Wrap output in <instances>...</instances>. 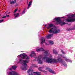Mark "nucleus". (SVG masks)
I'll list each match as a JSON object with an SVG mask.
<instances>
[{
  "instance_id": "obj_1",
  "label": "nucleus",
  "mask_w": 75,
  "mask_h": 75,
  "mask_svg": "<svg viewBox=\"0 0 75 75\" xmlns=\"http://www.w3.org/2000/svg\"><path fill=\"white\" fill-rule=\"evenodd\" d=\"M23 60L22 59H20L19 63H23V65H25V67H24L23 69V70H26L27 69L26 68V67H27V63H28L29 62V60Z\"/></svg>"
},
{
  "instance_id": "obj_2",
  "label": "nucleus",
  "mask_w": 75,
  "mask_h": 75,
  "mask_svg": "<svg viewBox=\"0 0 75 75\" xmlns=\"http://www.w3.org/2000/svg\"><path fill=\"white\" fill-rule=\"evenodd\" d=\"M55 20L56 22H58V23H56V24H60L61 26H62L63 25L66 24V23L64 22H62L61 20V18L59 17H58L57 18H54V19Z\"/></svg>"
},
{
  "instance_id": "obj_3",
  "label": "nucleus",
  "mask_w": 75,
  "mask_h": 75,
  "mask_svg": "<svg viewBox=\"0 0 75 75\" xmlns=\"http://www.w3.org/2000/svg\"><path fill=\"white\" fill-rule=\"evenodd\" d=\"M49 32L50 33H52L54 34H58V33H59L61 32V31L59 29L57 30V29L55 28H52L49 30Z\"/></svg>"
},
{
  "instance_id": "obj_4",
  "label": "nucleus",
  "mask_w": 75,
  "mask_h": 75,
  "mask_svg": "<svg viewBox=\"0 0 75 75\" xmlns=\"http://www.w3.org/2000/svg\"><path fill=\"white\" fill-rule=\"evenodd\" d=\"M43 61H45V62L48 64H51L52 62V59L49 58L47 56L44 57L42 58Z\"/></svg>"
},
{
  "instance_id": "obj_5",
  "label": "nucleus",
  "mask_w": 75,
  "mask_h": 75,
  "mask_svg": "<svg viewBox=\"0 0 75 75\" xmlns=\"http://www.w3.org/2000/svg\"><path fill=\"white\" fill-rule=\"evenodd\" d=\"M19 57H21V56H22V58L23 59H26V60H30V57L27 56L26 54L25 53H23V54H20L18 55Z\"/></svg>"
},
{
  "instance_id": "obj_6",
  "label": "nucleus",
  "mask_w": 75,
  "mask_h": 75,
  "mask_svg": "<svg viewBox=\"0 0 75 75\" xmlns=\"http://www.w3.org/2000/svg\"><path fill=\"white\" fill-rule=\"evenodd\" d=\"M57 60L58 62H61V64L64 65V67H67V64H65L64 62H65L64 61V60L61 58V57L59 56L57 57Z\"/></svg>"
},
{
  "instance_id": "obj_7",
  "label": "nucleus",
  "mask_w": 75,
  "mask_h": 75,
  "mask_svg": "<svg viewBox=\"0 0 75 75\" xmlns=\"http://www.w3.org/2000/svg\"><path fill=\"white\" fill-rule=\"evenodd\" d=\"M45 51V52H44V54H45V56H47H47H48L49 54H50V53H48V51L46 50V51H45L44 50V49H43V48H41L40 49H37V50H36V51L37 52H38V51Z\"/></svg>"
},
{
  "instance_id": "obj_8",
  "label": "nucleus",
  "mask_w": 75,
  "mask_h": 75,
  "mask_svg": "<svg viewBox=\"0 0 75 75\" xmlns=\"http://www.w3.org/2000/svg\"><path fill=\"white\" fill-rule=\"evenodd\" d=\"M41 56H39L37 60L39 64H42V61L41 60Z\"/></svg>"
},
{
  "instance_id": "obj_9",
  "label": "nucleus",
  "mask_w": 75,
  "mask_h": 75,
  "mask_svg": "<svg viewBox=\"0 0 75 75\" xmlns=\"http://www.w3.org/2000/svg\"><path fill=\"white\" fill-rule=\"evenodd\" d=\"M59 56H61L62 58L64 59L65 61H67V62H68V61H69V59L67 58L66 57L64 56H62L61 54H59Z\"/></svg>"
},
{
  "instance_id": "obj_10",
  "label": "nucleus",
  "mask_w": 75,
  "mask_h": 75,
  "mask_svg": "<svg viewBox=\"0 0 75 75\" xmlns=\"http://www.w3.org/2000/svg\"><path fill=\"white\" fill-rule=\"evenodd\" d=\"M67 21L68 22V23L74 22V21H75V18H71L70 19H67Z\"/></svg>"
},
{
  "instance_id": "obj_11",
  "label": "nucleus",
  "mask_w": 75,
  "mask_h": 75,
  "mask_svg": "<svg viewBox=\"0 0 75 75\" xmlns=\"http://www.w3.org/2000/svg\"><path fill=\"white\" fill-rule=\"evenodd\" d=\"M9 74L10 75H18L17 72L14 71H12V72H9Z\"/></svg>"
},
{
  "instance_id": "obj_12",
  "label": "nucleus",
  "mask_w": 75,
  "mask_h": 75,
  "mask_svg": "<svg viewBox=\"0 0 75 75\" xmlns=\"http://www.w3.org/2000/svg\"><path fill=\"white\" fill-rule=\"evenodd\" d=\"M52 34H49L48 35H47L45 36V38H47V39H50V38H51V37H52Z\"/></svg>"
},
{
  "instance_id": "obj_13",
  "label": "nucleus",
  "mask_w": 75,
  "mask_h": 75,
  "mask_svg": "<svg viewBox=\"0 0 75 75\" xmlns=\"http://www.w3.org/2000/svg\"><path fill=\"white\" fill-rule=\"evenodd\" d=\"M45 42V39L44 37H42L41 39V44H43Z\"/></svg>"
},
{
  "instance_id": "obj_14",
  "label": "nucleus",
  "mask_w": 75,
  "mask_h": 75,
  "mask_svg": "<svg viewBox=\"0 0 75 75\" xmlns=\"http://www.w3.org/2000/svg\"><path fill=\"white\" fill-rule=\"evenodd\" d=\"M54 25L52 24H49V27L47 28V29H49L50 28H51V27H53Z\"/></svg>"
},
{
  "instance_id": "obj_15",
  "label": "nucleus",
  "mask_w": 75,
  "mask_h": 75,
  "mask_svg": "<svg viewBox=\"0 0 75 75\" xmlns=\"http://www.w3.org/2000/svg\"><path fill=\"white\" fill-rule=\"evenodd\" d=\"M52 63H57L58 62V61L57 59H52Z\"/></svg>"
},
{
  "instance_id": "obj_16",
  "label": "nucleus",
  "mask_w": 75,
  "mask_h": 75,
  "mask_svg": "<svg viewBox=\"0 0 75 75\" xmlns=\"http://www.w3.org/2000/svg\"><path fill=\"white\" fill-rule=\"evenodd\" d=\"M13 16H15V18H16V17H18V16H19V13H15L13 15Z\"/></svg>"
},
{
  "instance_id": "obj_17",
  "label": "nucleus",
  "mask_w": 75,
  "mask_h": 75,
  "mask_svg": "<svg viewBox=\"0 0 75 75\" xmlns=\"http://www.w3.org/2000/svg\"><path fill=\"white\" fill-rule=\"evenodd\" d=\"M32 3V2L30 1L29 3V4L28 5V9L30 7V6H31V4Z\"/></svg>"
},
{
  "instance_id": "obj_18",
  "label": "nucleus",
  "mask_w": 75,
  "mask_h": 75,
  "mask_svg": "<svg viewBox=\"0 0 75 75\" xmlns=\"http://www.w3.org/2000/svg\"><path fill=\"white\" fill-rule=\"evenodd\" d=\"M33 73H34V74H37V75H41V73H40V72H39L38 71L34 72H33Z\"/></svg>"
},
{
  "instance_id": "obj_19",
  "label": "nucleus",
  "mask_w": 75,
  "mask_h": 75,
  "mask_svg": "<svg viewBox=\"0 0 75 75\" xmlns=\"http://www.w3.org/2000/svg\"><path fill=\"white\" fill-rule=\"evenodd\" d=\"M12 68L13 69H16V68H17V67L16 66H12Z\"/></svg>"
},
{
  "instance_id": "obj_20",
  "label": "nucleus",
  "mask_w": 75,
  "mask_h": 75,
  "mask_svg": "<svg viewBox=\"0 0 75 75\" xmlns=\"http://www.w3.org/2000/svg\"><path fill=\"white\" fill-rule=\"evenodd\" d=\"M75 30V28H70L68 29L67 30L68 31H70L71 30Z\"/></svg>"
},
{
  "instance_id": "obj_21",
  "label": "nucleus",
  "mask_w": 75,
  "mask_h": 75,
  "mask_svg": "<svg viewBox=\"0 0 75 75\" xmlns=\"http://www.w3.org/2000/svg\"><path fill=\"white\" fill-rule=\"evenodd\" d=\"M53 53L55 54H58V52L57 51L55 50H53Z\"/></svg>"
},
{
  "instance_id": "obj_22",
  "label": "nucleus",
  "mask_w": 75,
  "mask_h": 75,
  "mask_svg": "<svg viewBox=\"0 0 75 75\" xmlns=\"http://www.w3.org/2000/svg\"><path fill=\"white\" fill-rule=\"evenodd\" d=\"M33 71H34V70L33 69L30 70V69H29L27 71V72L28 73H29V72H33Z\"/></svg>"
},
{
  "instance_id": "obj_23",
  "label": "nucleus",
  "mask_w": 75,
  "mask_h": 75,
  "mask_svg": "<svg viewBox=\"0 0 75 75\" xmlns=\"http://www.w3.org/2000/svg\"><path fill=\"white\" fill-rule=\"evenodd\" d=\"M10 3L11 4H13L14 3V1H10Z\"/></svg>"
},
{
  "instance_id": "obj_24",
  "label": "nucleus",
  "mask_w": 75,
  "mask_h": 75,
  "mask_svg": "<svg viewBox=\"0 0 75 75\" xmlns=\"http://www.w3.org/2000/svg\"><path fill=\"white\" fill-rule=\"evenodd\" d=\"M49 44H51V45H52L54 44V42H53V41H50L49 42Z\"/></svg>"
},
{
  "instance_id": "obj_25",
  "label": "nucleus",
  "mask_w": 75,
  "mask_h": 75,
  "mask_svg": "<svg viewBox=\"0 0 75 75\" xmlns=\"http://www.w3.org/2000/svg\"><path fill=\"white\" fill-rule=\"evenodd\" d=\"M17 10H18V8H17L15 10V11H14V13H16V11H17Z\"/></svg>"
},
{
  "instance_id": "obj_26",
  "label": "nucleus",
  "mask_w": 75,
  "mask_h": 75,
  "mask_svg": "<svg viewBox=\"0 0 75 75\" xmlns=\"http://www.w3.org/2000/svg\"><path fill=\"white\" fill-rule=\"evenodd\" d=\"M1 16V15H0V17ZM4 21V20L2 19L1 20L0 19V23H2V22H3Z\"/></svg>"
},
{
  "instance_id": "obj_27",
  "label": "nucleus",
  "mask_w": 75,
  "mask_h": 75,
  "mask_svg": "<svg viewBox=\"0 0 75 75\" xmlns=\"http://www.w3.org/2000/svg\"><path fill=\"white\" fill-rule=\"evenodd\" d=\"M61 51L62 54H65V52H64V51L63 50H61Z\"/></svg>"
},
{
  "instance_id": "obj_28",
  "label": "nucleus",
  "mask_w": 75,
  "mask_h": 75,
  "mask_svg": "<svg viewBox=\"0 0 75 75\" xmlns=\"http://www.w3.org/2000/svg\"><path fill=\"white\" fill-rule=\"evenodd\" d=\"M71 17H75V14H72L71 15Z\"/></svg>"
},
{
  "instance_id": "obj_29",
  "label": "nucleus",
  "mask_w": 75,
  "mask_h": 75,
  "mask_svg": "<svg viewBox=\"0 0 75 75\" xmlns=\"http://www.w3.org/2000/svg\"><path fill=\"white\" fill-rule=\"evenodd\" d=\"M32 67H35V64H32Z\"/></svg>"
},
{
  "instance_id": "obj_30",
  "label": "nucleus",
  "mask_w": 75,
  "mask_h": 75,
  "mask_svg": "<svg viewBox=\"0 0 75 75\" xmlns=\"http://www.w3.org/2000/svg\"><path fill=\"white\" fill-rule=\"evenodd\" d=\"M6 18V16L2 17V18Z\"/></svg>"
},
{
  "instance_id": "obj_31",
  "label": "nucleus",
  "mask_w": 75,
  "mask_h": 75,
  "mask_svg": "<svg viewBox=\"0 0 75 75\" xmlns=\"http://www.w3.org/2000/svg\"><path fill=\"white\" fill-rule=\"evenodd\" d=\"M52 71V70H51L50 69L49 70V72H51Z\"/></svg>"
},
{
  "instance_id": "obj_32",
  "label": "nucleus",
  "mask_w": 75,
  "mask_h": 75,
  "mask_svg": "<svg viewBox=\"0 0 75 75\" xmlns=\"http://www.w3.org/2000/svg\"><path fill=\"white\" fill-rule=\"evenodd\" d=\"M35 53V52H32V54H33Z\"/></svg>"
},
{
  "instance_id": "obj_33",
  "label": "nucleus",
  "mask_w": 75,
  "mask_h": 75,
  "mask_svg": "<svg viewBox=\"0 0 75 75\" xmlns=\"http://www.w3.org/2000/svg\"><path fill=\"white\" fill-rule=\"evenodd\" d=\"M9 70H10V71H11V70H12V69L11 68H9Z\"/></svg>"
},
{
  "instance_id": "obj_34",
  "label": "nucleus",
  "mask_w": 75,
  "mask_h": 75,
  "mask_svg": "<svg viewBox=\"0 0 75 75\" xmlns=\"http://www.w3.org/2000/svg\"><path fill=\"white\" fill-rule=\"evenodd\" d=\"M6 16L7 17H8L10 16L9 15H6Z\"/></svg>"
},
{
  "instance_id": "obj_35",
  "label": "nucleus",
  "mask_w": 75,
  "mask_h": 75,
  "mask_svg": "<svg viewBox=\"0 0 75 75\" xmlns=\"http://www.w3.org/2000/svg\"><path fill=\"white\" fill-rule=\"evenodd\" d=\"M30 56L31 57H33V55H32V54H30Z\"/></svg>"
},
{
  "instance_id": "obj_36",
  "label": "nucleus",
  "mask_w": 75,
  "mask_h": 75,
  "mask_svg": "<svg viewBox=\"0 0 75 75\" xmlns=\"http://www.w3.org/2000/svg\"><path fill=\"white\" fill-rule=\"evenodd\" d=\"M33 55H34V56H35V55H36V54L35 53L34 54H33Z\"/></svg>"
},
{
  "instance_id": "obj_37",
  "label": "nucleus",
  "mask_w": 75,
  "mask_h": 75,
  "mask_svg": "<svg viewBox=\"0 0 75 75\" xmlns=\"http://www.w3.org/2000/svg\"><path fill=\"white\" fill-rule=\"evenodd\" d=\"M52 74H54V72L52 71V72H51Z\"/></svg>"
},
{
  "instance_id": "obj_38",
  "label": "nucleus",
  "mask_w": 75,
  "mask_h": 75,
  "mask_svg": "<svg viewBox=\"0 0 75 75\" xmlns=\"http://www.w3.org/2000/svg\"><path fill=\"white\" fill-rule=\"evenodd\" d=\"M61 18H65L64 17H61Z\"/></svg>"
},
{
  "instance_id": "obj_39",
  "label": "nucleus",
  "mask_w": 75,
  "mask_h": 75,
  "mask_svg": "<svg viewBox=\"0 0 75 75\" xmlns=\"http://www.w3.org/2000/svg\"><path fill=\"white\" fill-rule=\"evenodd\" d=\"M27 4H28V1H27Z\"/></svg>"
},
{
  "instance_id": "obj_40",
  "label": "nucleus",
  "mask_w": 75,
  "mask_h": 75,
  "mask_svg": "<svg viewBox=\"0 0 75 75\" xmlns=\"http://www.w3.org/2000/svg\"><path fill=\"white\" fill-rule=\"evenodd\" d=\"M29 75H33V74H29Z\"/></svg>"
},
{
  "instance_id": "obj_41",
  "label": "nucleus",
  "mask_w": 75,
  "mask_h": 75,
  "mask_svg": "<svg viewBox=\"0 0 75 75\" xmlns=\"http://www.w3.org/2000/svg\"><path fill=\"white\" fill-rule=\"evenodd\" d=\"M25 13V11H23L22 13Z\"/></svg>"
},
{
  "instance_id": "obj_42",
  "label": "nucleus",
  "mask_w": 75,
  "mask_h": 75,
  "mask_svg": "<svg viewBox=\"0 0 75 75\" xmlns=\"http://www.w3.org/2000/svg\"><path fill=\"white\" fill-rule=\"evenodd\" d=\"M42 68V67H40V68H39V69H41Z\"/></svg>"
},
{
  "instance_id": "obj_43",
  "label": "nucleus",
  "mask_w": 75,
  "mask_h": 75,
  "mask_svg": "<svg viewBox=\"0 0 75 75\" xmlns=\"http://www.w3.org/2000/svg\"><path fill=\"white\" fill-rule=\"evenodd\" d=\"M10 12H9V13H7V14H10Z\"/></svg>"
},
{
  "instance_id": "obj_44",
  "label": "nucleus",
  "mask_w": 75,
  "mask_h": 75,
  "mask_svg": "<svg viewBox=\"0 0 75 75\" xmlns=\"http://www.w3.org/2000/svg\"><path fill=\"white\" fill-rule=\"evenodd\" d=\"M45 45H48V44H47V43H46Z\"/></svg>"
},
{
  "instance_id": "obj_45",
  "label": "nucleus",
  "mask_w": 75,
  "mask_h": 75,
  "mask_svg": "<svg viewBox=\"0 0 75 75\" xmlns=\"http://www.w3.org/2000/svg\"><path fill=\"white\" fill-rule=\"evenodd\" d=\"M14 2H15V3H16V0H15L14 1Z\"/></svg>"
},
{
  "instance_id": "obj_46",
  "label": "nucleus",
  "mask_w": 75,
  "mask_h": 75,
  "mask_svg": "<svg viewBox=\"0 0 75 75\" xmlns=\"http://www.w3.org/2000/svg\"><path fill=\"white\" fill-rule=\"evenodd\" d=\"M45 27H46V26H47V25H45Z\"/></svg>"
},
{
  "instance_id": "obj_47",
  "label": "nucleus",
  "mask_w": 75,
  "mask_h": 75,
  "mask_svg": "<svg viewBox=\"0 0 75 75\" xmlns=\"http://www.w3.org/2000/svg\"><path fill=\"white\" fill-rule=\"evenodd\" d=\"M20 10H19L18 12H20Z\"/></svg>"
},
{
  "instance_id": "obj_48",
  "label": "nucleus",
  "mask_w": 75,
  "mask_h": 75,
  "mask_svg": "<svg viewBox=\"0 0 75 75\" xmlns=\"http://www.w3.org/2000/svg\"><path fill=\"white\" fill-rule=\"evenodd\" d=\"M7 11H6L5 13V14H6V13H7Z\"/></svg>"
},
{
  "instance_id": "obj_49",
  "label": "nucleus",
  "mask_w": 75,
  "mask_h": 75,
  "mask_svg": "<svg viewBox=\"0 0 75 75\" xmlns=\"http://www.w3.org/2000/svg\"><path fill=\"white\" fill-rule=\"evenodd\" d=\"M46 69H48V68H46Z\"/></svg>"
},
{
  "instance_id": "obj_50",
  "label": "nucleus",
  "mask_w": 75,
  "mask_h": 75,
  "mask_svg": "<svg viewBox=\"0 0 75 75\" xmlns=\"http://www.w3.org/2000/svg\"><path fill=\"white\" fill-rule=\"evenodd\" d=\"M24 10H25V9H24Z\"/></svg>"
}]
</instances>
